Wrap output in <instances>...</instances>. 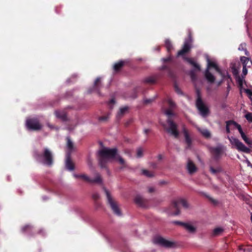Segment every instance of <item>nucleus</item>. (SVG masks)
<instances>
[{
    "mask_svg": "<svg viewBox=\"0 0 252 252\" xmlns=\"http://www.w3.org/2000/svg\"><path fill=\"white\" fill-rule=\"evenodd\" d=\"M236 80L239 87L240 93L242 94L243 91V87H244L243 79L241 78L240 76L238 75L237 76H236Z\"/></svg>",
    "mask_w": 252,
    "mask_h": 252,
    "instance_id": "nucleus-27",
    "label": "nucleus"
},
{
    "mask_svg": "<svg viewBox=\"0 0 252 252\" xmlns=\"http://www.w3.org/2000/svg\"><path fill=\"white\" fill-rule=\"evenodd\" d=\"M150 131V129H145L144 130V132L145 134H147Z\"/></svg>",
    "mask_w": 252,
    "mask_h": 252,
    "instance_id": "nucleus-56",
    "label": "nucleus"
},
{
    "mask_svg": "<svg viewBox=\"0 0 252 252\" xmlns=\"http://www.w3.org/2000/svg\"><path fill=\"white\" fill-rule=\"evenodd\" d=\"M155 189L153 187H150L148 188V191L149 192H152L154 191Z\"/></svg>",
    "mask_w": 252,
    "mask_h": 252,
    "instance_id": "nucleus-52",
    "label": "nucleus"
},
{
    "mask_svg": "<svg viewBox=\"0 0 252 252\" xmlns=\"http://www.w3.org/2000/svg\"><path fill=\"white\" fill-rule=\"evenodd\" d=\"M189 75L192 81H194L197 79V75L196 74V71L194 69H191L189 71Z\"/></svg>",
    "mask_w": 252,
    "mask_h": 252,
    "instance_id": "nucleus-34",
    "label": "nucleus"
},
{
    "mask_svg": "<svg viewBox=\"0 0 252 252\" xmlns=\"http://www.w3.org/2000/svg\"><path fill=\"white\" fill-rule=\"evenodd\" d=\"M48 126L49 127H50V128H52L53 127V126H52L50 125L49 124H48Z\"/></svg>",
    "mask_w": 252,
    "mask_h": 252,
    "instance_id": "nucleus-62",
    "label": "nucleus"
},
{
    "mask_svg": "<svg viewBox=\"0 0 252 252\" xmlns=\"http://www.w3.org/2000/svg\"><path fill=\"white\" fill-rule=\"evenodd\" d=\"M211 68H214L217 72L221 75L223 79L225 77L224 73H222L218 65L215 62H212L209 59H207V67L206 69L209 70Z\"/></svg>",
    "mask_w": 252,
    "mask_h": 252,
    "instance_id": "nucleus-15",
    "label": "nucleus"
},
{
    "mask_svg": "<svg viewBox=\"0 0 252 252\" xmlns=\"http://www.w3.org/2000/svg\"><path fill=\"white\" fill-rule=\"evenodd\" d=\"M155 98H153L151 99H144V102L146 104H150L151 102H152L155 100Z\"/></svg>",
    "mask_w": 252,
    "mask_h": 252,
    "instance_id": "nucleus-45",
    "label": "nucleus"
},
{
    "mask_svg": "<svg viewBox=\"0 0 252 252\" xmlns=\"http://www.w3.org/2000/svg\"><path fill=\"white\" fill-rule=\"evenodd\" d=\"M248 73V70L246 64L243 65L242 74L244 76H246Z\"/></svg>",
    "mask_w": 252,
    "mask_h": 252,
    "instance_id": "nucleus-42",
    "label": "nucleus"
},
{
    "mask_svg": "<svg viewBox=\"0 0 252 252\" xmlns=\"http://www.w3.org/2000/svg\"><path fill=\"white\" fill-rule=\"evenodd\" d=\"M222 83V81H220L219 83V85H220L221 84V83Z\"/></svg>",
    "mask_w": 252,
    "mask_h": 252,
    "instance_id": "nucleus-63",
    "label": "nucleus"
},
{
    "mask_svg": "<svg viewBox=\"0 0 252 252\" xmlns=\"http://www.w3.org/2000/svg\"><path fill=\"white\" fill-rule=\"evenodd\" d=\"M142 173L143 175H145L148 177H152L154 176V173L151 171H150L146 169H142Z\"/></svg>",
    "mask_w": 252,
    "mask_h": 252,
    "instance_id": "nucleus-32",
    "label": "nucleus"
},
{
    "mask_svg": "<svg viewBox=\"0 0 252 252\" xmlns=\"http://www.w3.org/2000/svg\"><path fill=\"white\" fill-rule=\"evenodd\" d=\"M157 79L154 76H150L146 78L144 80V83L147 84L153 85L157 82Z\"/></svg>",
    "mask_w": 252,
    "mask_h": 252,
    "instance_id": "nucleus-25",
    "label": "nucleus"
},
{
    "mask_svg": "<svg viewBox=\"0 0 252 252\" xmlns=\"http://www.w3.org/2000/svg\"><path fill=\"white\" fill-rule=\"evenodd\" d=\"M232 73L234 75H236V76H238L237 75L238 74V70H237V69H236L235 67H233L232 68Z\"/></svg>",
    "mask_w": 252,
    "mask_h": 252,
    "instance_id": "nucleus-48",
    "label": "nucleus"
},
{
    "mask_svg": "<svg viewBox=\"0 0 252 252\" xmlns=\"http://www.w3.org/2000/svg\"><path fill=\"white\" fill-rule=\"evenodd\" d=\"M101 77H97L92 85L88 89V93L90 94H100V90L102 87Z\"/></svg>",
    "mask_w": 252,
    "mask_h": 252,
    "instance_id": "nucleus-11",
    "label": "nucleus"
},
{
    "mask_svg": "<svg viewBox=\"0 0 252 252\" xmlns=\"http://www.w3.org/2000/svg\"><path fill=\"white\" fill-rule=\"evenodd\" d=\"M204 76L208 82L213 84L215 82L216 78L210 72L208 69H206L204 73Z\"/></svg>",
    "mask_w": 252,
    "mask_h": 252,
    "instance_id": "nucleus-22",
    "label": "nucleus"
},
{
    "mask_svg": "<svg viewBox=\"0 0 252 252\" xmlns=\"http://www.w3.org/2000/svg\"><path fill=\"white\" fill-rule=\"evenodd\" d=\"M242 91V93H245L247 94H252V92L250 89H245L244 87H243Z\"/></svg>",
    "mask_w": 252,
    "mask_h": 252,
    "instance_id": "nucleus-43",
    "label": "nucleus"
},
{
    "mask_svg": "<svg viewBox=\"0 0 252 252\" xmlns=\"http://www.w3.org/2000/svg\"><path fill=\"white\" fill-rule=\"evenodd\" d=\"M192 42V38L191 33L189 32L188 34V38L186 39L184 41L182 49L178 52L177 56H183L189 53L191 48Z\"/></svg>",
    "mask_w": 252,
    "mask_h": 252,
    "instance_id": "nucleus-6",
    "label": "nucleus"
},
{
    "mask_svg": "<svg viewBox=\"0 0 252 252\" xmlns=\"http://www.w3.org/2000/svg\"><path fill=\"white\" fill-rule=\"evenodd\" d=\"M223 231V229L221 227H217L213 230V235L218 236Z\"/></svg>",
    "mask_w": 252,
    "mask_h": 252,
    "instance_id": "nucleus-33",
    "label": "nucleus"
},
{
    "mask_svg": "<svg viewBox=\"0 0 252 252\" xmlns=\"http://www.w3.org/2000/svg\"><path fill=\"white\" fill-rule=\"evenodd\" d=\"M249 97L250 99L251 104L252 105V95H249Z\"/></svg>",
    "mask_w": 252,
    "mask_h": 252,
    "instance_id": "nucleus-57",
    "label": "nucleus"
},
{
    "mask_svg": "<svg viewBox=\"0 0 252 252\" xmlns=\"http://www.w3.org/2000/svg\"><path fill=\"white\" fill-rule=\"evenodd\" d=\"M115 100L114 98H113L108 102V105L110 109H112L114 105L115 104Z\"/></svg>",
    "mask_w": 252,
    "mask_h": 252,
    "instance_id": "nucleus-38",
    "label": "nucleus"
},
{
    "mask_svg": "<svg viewBox=\"0 0 252 252\" xmlns=\"http://www.w3.org/2000/svg\"><path fill=\"white\" fill-rule=\"evenodd\" d=\"M55 114L57 118L63 121V113L61 111L56 110L55 111Z\"/></svg>",
    "mask_w": 252,
    "mask_h": 252,
    "instance_id": "nucleus-35",
    "label": "nucleus"
},
{
    "mask_svg": "<svg viewBox=\"0 0 252 252\" xmlns=\"http://www.w3.org/2000/svg\"><path fill=\"white\" fill-rule=\"evenodd\" d=\"M74 177L76 178H81L84 181L89 183H97L101 182V178L99 174H97L94 179H91L85 174H74Z\"/></svg>",
    "mask_w": 252,
    "mask_h": 252,
    "instance_id": "nucleus-12",
    "label": "nucleus"
},
{
    "mask_svg": "<svg viewBox=\"0 0 252 252\" xmlns=\"http://www.w3.org/2000/svg\"><path fill=\"white\" fill-rule=\"evenodd\" d=\"M105 191L107 196L108 203L111 207V209L115 214L118 216H120L121 215V212L119 209L118 204L114 200H113L108 191L105 189Z\"/></svg>",
    "mask_w": 252,
    "mask_h": 252,
    "instance_id": "nucleus-10",
    "label": "nucleus"
},
{
    "mask_svg": "<svg viewBox=\"0 0 252 252\" xmlns=\"http://www.w3.org/2000/svg\"><path fill=\"white\" fill-rule=\"evenodd\" d=\"M26 126L28 130H38L42 128L39 121L35 118H28L26 122Z\"/></svg>",
    "mask_w": 252,
    "mask_h": 252,
    "instance_id": "nucleus-8",
    "label": "nucleus"
},
{
    "mask_svg": "<svg viewBox=\"0 0 252 252\" xmlns=\"http://www.w3.org/2000/svg\"><path fill=\"white\" fill-rule=\"evenodd\" d=\"M98 154L100 156L99 164L101 167H104L105 163L112 159L117 160L120 164L126 166L125 160L118 155L116 149L103 148L99 151Z\"/></svg>",
    "mask_w": 252,
    "mask_h": 252,
    "instance_id": "nucleus-2",
    "label": "nucleus"
},
{
    "mask_svg": "<svg viewBox=\"0 0 252 252\" xmlns=\"http://www.w3.org/2000/svg\"><path fill=\"white\" fill-rule=\"evenodd\" d=\"M32 228V226H31V225H27L22 228V231L23 232H25L26 231H27V229H31Z\"/></svg>",
    "mask_w": 252,
    "mask_h": 252,
    "instance_id": "nucleus-44",
    "label": "nucleus"
},
{
    "mask_svg": "<svg viewBox=\"0 0 252 252\" xmlns=\"http://www.w3.org/2000/svg\"><path fill=\"white\" fill-rule=\"evenodd\" d=\"M176 104L171 99H168L164 102L163 109L164 114L167 117V124H162L164 128L171 135L175 138L179 136V132L177 129V125L172 120V116L174 114L172 112V110L175 108Z\"/></svg>",
    "mask_w": 252,
    "mask_h": 252,
    "instance_id": "nucleus-1",
    "label": "nucleus"
},
{
    "mask_svg": "<svg viewBox=\"0 0 252 252\" xmlns=\"http://www.w3.org/2000/svg\"><path fill=\"white\" fill-rule=\"evenodd\" d=\"M196 106L199 111L200 114L203 117L207 116L209 114V110L207 105L201 100L200 97H198L196 101Z\"/></svg>",
    "mask_w": 252,
    "mask_h": 252,
    "instance_id": "nucleus-9",
    "label": "nucleus"
},
{
    "mask_svg": "<svg viewBox=\"0 0 252 252\" xmlns=\"http://www.w3.org/2000/svg\"><path fill=\"white\" fill-rule=\"evenodd\" d=\"M147 200L144 198L142 196L137 195L134 199L135 203L138 206L142 207L146 206Z\"/></svg>",
    "mask_w": 252,
    "mask_h": 252,
    "instance_id": "nucleus-18",
    "label": "nucleus"
},
{
    "mask_svg": "<svg viewBox=\"0 0 252 252\" xmlns=\"http://www.w3.org/2000/svg\"><path fill=\"white\" fill-rule=\"evenodd\" d=\"M154 244L165 248H173L175 244L172 241L166 240L161 236H156L153 239Z\"/></svg>",
    "mask_w": 252,
    "mask_h": 252,
    "instance_id": "nucleus-7",
    "label": "nucleus"
},
{
    "mask_svg": "<svg viewBox=\"0 0 252 252\" xmlns=\"http://www.w3.org/2000/svg\"><path fill=\"white\" fill-rule=\"evenodd\" d=\"M251 221H252V215H251Z\"/></svg>",
    "mask_w": 252,
    "mask_h": 252,
    "instance_id": "nucleus-64",
    "label": "nucleus"
},
{
    "mask_svg": "<svg viewBox=\"0 0 252 252\" xmlns=\"http://www.w3.org/2000/svg\"><path fill=\"white\" fill-rule=\"evenodd\" d=\"M175 90H176V92L177 94H179L180 93V90L177 88V87L175 85Z\"/></svg>",
    "mask_w": 252,
    "mask_h": 252,
    "instance_id": "nucleus-53",
    "label": "nucleus"
},
{
    "mask_svg": "<svg viewBox=\"0 0 252 252\" xmlns=\"http://www.w3.org/2000/svg\"><path fill=\"white\" fill-rule=\"evenodd\" d=\"M181 205L185 208L187 209L189 207V205L187 201L183 198H178L174 200L172 204L166 210V212L169 215L177 216L180 214L179 205Z\"/></svg>",
    "mask_w": 252,
    "mask_h": 252,
    "instance_id": "nucleus-4",
    "label": "nucleus"
},
{
    "mask_svg": "<svg viewBox=\"0 0 252 252\" xmlns=\"http://www.w3.org/2000/svg\"><path fill=\"white\" fill-rule=\"evenodd\" d=\"M182 131L184 135L185 142L187 145V148H190L192 144V139L185 125L183 126Z\"/></svg>",
    "mask_w": 252,
    "mask_h": 252,
    "instance_id": "nucleus-16",
    "label": "nucleus"
},
{
    "mask_svg": "<svg viewBox=\"0 0 252 252\" xmlns=\"http://www.w3.org/2000/svg\"><path fill=\"white\" fill-rule=\"evenodd\" d=\"M173 223L175 224H180L182 225H183V223H184L183 222H180V221H174Z\"/></svg>",
    "mask_w": 252,
    "mask_h": 252,
    "instance_id": "nucleus-54",
    "label": "nucleus"
},
{
    "mask_svg": "<svg viewBox=\"0 0 252 252\" xmlns=\"http://www.w3.org/2000/svg\"><path fill=\"white\" fill-rule=\"evenodd\" d=\"M229 124H232L233 125V126L236 127L238 130V131L241 135V136L245 134V133L243 132V131L242 130V128L241 126L239 124H238V123H237L236 122H235L234 121L230 122L229 123Z\"/></svg>",
    "mask_w": 252,
    "mask_h": 252,
    "instance_id": "nucleus-29",
    "label": "nucleus"
},
{
    "mask_svg": "<svg viewBox=\"0 0 252 252\" xmlns=\"http://www.w3.org/2000/svg\"><path fill=\"white\" fill-rule=\"evenodd\" d=\"M226 76L228 79H230V80H231L230 76L228 75L227 73H226Z\"/></svg>",
    "mask_w": 252,
    "mask_h": 252,
    "instance_id": "nucleus-58",
    "label": "nucleus"
},
{
    "mask_svg": "<svg viewBox=\"0 0 252 252\" xmlns=\"http://www.w3.org/2000/svg\"><path fill=\"white\" fill-rule=\"evenodd\" d=\"M110 114H108L107 116L101 117L99 118L100 121H106L109 118Z\"/></svg>",
    "mask_w": 252,
    "mask_h": 252,
    "instance_id": "nucleus-47",
    "label": "nucleus"
},
{
    "mask_svg": "<svg viewBox=\"0 0 252 252\" xmlns=\"http://www.w3.org/2000/svg\"><path fill=\"white\" fill-rule=\"evenodd\" d=\"M187 169L190 174L194 173L197 170L196 166L190 160H188V161Z\"/></svg>",
    "mask_w": 252,
    "mask_h": 252,
    "instance_id": "nucleus-21",
    "label": "nucleus"
},
{
    "mask_svg": "<svg viewBox=\"0 0 252 252\" xmlns=\"http://www.w3.org/2000/svg\"><path fill=\"white\" fill-rule=\"evenodd\" d=\"M93 197L94 198H97L98 197L97 195H94Z\"/></svg>",
    "mask_w": 252,
    "mask_h": 252,
    "instance_id": "nucleus-60",
    "label": "nucleus"
},
{
    "mask_svg": "<svg viewBox=\"0 0 252 252\" xmlns=\"http://www.w3.org/2000/svg\"><path fill=\"white\" fill-rule=\"evenodd\" d=\"M77 78V75L76 74L72 75L71 77L66 80L67 83H74L76 81Z\"/></svg>",
    "mask_w": 252,
    "mask_h": 252,
    "instance_id": "nucleus-36",
    "label": "nucleus"
},
{
    "mask_svg": "<svg viewBox=\"0 0 252 252\" xmlns=\"http://www.w3.org/2000/svg\"><path fill=\"white\" fill-rule=\"evenodd\" d=\"M143 150L141 148H138L136 151L137 158H141L143 156Z\"/></svg>",
    "mask_w": 252,
    "mask_h": 252,
    "instance_id": "nucleus-37",
    "label": "nucleus"
},
{
    "mask_svg": "<svg viewBox=\"0 0 252 252\" xmlns=\"http://www.w3.org/2000/svg\"><path fill=\"white\" fill-rule=\"evenodd\" d=\"M128 107L127 106H124L121 107L119 109V111L118 112L117 117L121 118L124 114H125L128 111Z\"/></svg>",
    "mask_w": 252,
    "mask_h": 252,
    "instance_id": "nucleus-26",
    "label": "nucleus"
},
{
    "mask_svg": "<svg viewBox=\"0 0 252 252\" xmlns=\"http://www.w3.org/2000/svg\"><path fill=\"white\" fill-rule=\"evenodd\" d=\"M161 69L167 70V69H169V67L166 65H163L161 67Z\"/></svg>",
    "mask_w": 252,
    "mask_h": 252,
    "instance_id": "nucleus-51",
    "label": "nucleus"
},
{
    "mask_svg": "<svg viewBox=\"0 0 252 252\" xmlns=\"http://www.w3.org/2000/svg\"><path fill=\"white\" fill-rule=\"evenodd\" d=\"M186 60L191 65H192L194 67V70L195 71H199L200 70V65L193 61L191 59L189 58H186Z\"/></svg>",
    "mask_w": 252,
    "mask_h": 252,
    "instance_id": "nucleus-24",
    "label": "nucleus"
},
{
    "mask_svg": "<svg viewBox=\"0 0 252 252\" xmlns=\"http://www.w3.org/2000/svg\"><path fill=\"white\" fill-rule=\"evenodd\" d=\"M246 46V44L245 43H242L240 44V47L239 48V49L240 50V48L241 47V48H243V46Z\"/></svg>",
    "mask_w": 252,
    "mask_h": 252,
    "instance_id": "nucleus-55",
    "label": "nucleus"
},
{
    "mask_svg": "<svg viewBox=\"0 0 252 252\" xmlns=\"http://www.w3.org/2000/svg\"><path fill=\"white\" fill-rule=\"evenodd\" d=\"M172 60V58L170 56L165 58H162V61L163 63H166L168 62H170Z\"/></svg>",
    "mask_w": 252,
    "mask_h": 252,
    "instance_id": "nucleus-46",
    "label": "nucleus"
},
{
    "mask_svg": "<svg viewBox=\"0 0 252 252\" xmlns=\"http://www.w3.org/2000/svg\"><path fill=\"white\" fill-rule=\"evenodd\" d=\"M246 163H247L248 166L250 167L251 168H252V164L248 159L246 160Z\"/></svg>",
    "mask_w": 252,
    "mask_h": 252,
    "instance_id": "nucleus-50",
    "label": "nucleus"
},
{
    "mask_svg": "<svg viewBox=\"0 0 252 252\" xmlns=\"http://www.w3.org/2000/svg\"><path fill=\"white\" fill-rule=\"evenodd\" d=\"M70 156H66L65 168L68 171H71L75 168L74 164L70 159Z\"/></svg>",
    "mask_w": 252,
    "mask_h": 252,
    "instance_id": "nucleus-19",
    "label": "nucleus"
},
{
    "mask_svg": "<svg viewBox=\"0 0 252 252\" xmlns=\"http://www.w3.org/2000/svg\"><path fill=\"white\" fill-rule=\"evenodd\" d=\"M196 93H197V94H197V95L200 94V92H199V91H198V90H197Z\"/></svg>",
    "mask_w": 252,
    "mask_h": 252,
    "instance_id": "nucleus-61",
    "label": "nucleus"
},
{
    "mask_svg": "<svg viewBox=\"0 0 252 252\" xmlns=\"http://www.w3.org/2000/svg\"><path fill=\"white\" fill-rule=\"evenodd\" d=\"M66 156H70V154L75 150L76 148L69 137H66Z\"/></svg>",
    "mask_w": 252,
    "mask_h": 252,
    "instance_id": "nucleus-14",
    "label": "nucleus"
},
{
    "mask_svg": "<svg viewBox=\"0 0 252 252\" xmlns=\"http://www.w3.org/2000/svg\"><path fill=\"white\" fill-rule=\"evenodd\" d=\"M245 117L246 119L249 122H252V113L248 112L247 113L245 116Z\"/></svg>",
    "mask_w": 252,
    "mask_h": 252,
    "instance_id": "nucleus-39",
    "label": "nucleus"
},
{
    "mask_svg": "<svg viewBox=\"0 0 252 252\" xmlns=\"http://www.w3.org/2000/svg\"><path fill=\"white\" fill-rule=\"evenodd\" d=\"M210 171L212 174L216 175L217 173H220L222 171L221 168L219 166H217L215 168L212 166H210Z\"/></svg>",
    "mask_w": 252,
    "mask_h": 252,
    "instance_id": "nucleus-28",
    "label": "nucleus"
},
{
    "mask_svg": "<svg viewBox=\"0 0 252 252\" xmlns=\"http://www.w3.org/2000/svg\"><path fill=\"white\" fill-rule=\"evenodd\" d=\"M165 46L168 53H170L173 49L172 44L169 39H167L165 40Z\"/></svg>",
    "mask_w": 252,
    "mask_h": 252,
    "instance_id": "nucleus-30",
    "label": "nucleus"
},
{
    "mask_svg": "<svg viewBox=\"0 0 252 252\" xmlns=\"http://www.w3.org/2000/svg\"><path fill=\"white\" fill-rule=\"evenodd\" d=\"M183 226L189 233H194L196 231V226L191 222L183 223Z\"/></svg>",
    "mask_w": 252,
    "mask_h": 252,
    "instance_id": "nucleus-20",
    "label": "nucleus"
},
{
    "mask_svg": "<svg viewBox=\"0 0 252 252\" xmlns=\"http://www.w3.org/2000/svg\"><path fill=\"white\" fill-rule=\"evenodd\" d=\"M34 157L38 162L44 165L50 166L53 163V154L51 150L47 147L44 148L41 154H38L37 152H35Z\"/></svg>",
    "mask_w": 252,
    "mask_h": 252,
    "instance_id": "nucleus-3",
    "label": "nucleus"
},
{
    "mask_svg": "<svg viewBox=\"0 0 252 252\" xmlns=\"http://www.w3.org/2000/svg\"><path fill=\"white\" fill-rule=\"evenodd\" d=\"M158 159H161L162 158L161 155H158Z\"/></svg>",
    "mask_w": 252,
    "mask_h": 252,
    "instance_id": "nucleus-59",
    "label": "nucleus"
},
{
    "mask_svg": "<svg viewBox=\"0 0 252 252\" xmlns=\"http://www.w3.org/2000/svg\"><path fill=\"white\" fill-rule=\"evenodd\" d=\"M244 142L250 147L252 146V140L247 137L245 134L241 136Z\"/></svg>",
    "mask_w": 252,
    "mask_h": 252,
    "instance_id": "nucleus-31",
    "label": "nucleus"
},
{
    "mask_svg": "<svg viewBox=\"0 0 252 252\" xmlns=\"http://www.w3.org/2000/svg\"><path fill=\"white\" fill-rule=\"evenodd\" d=\"M228 139L232 146L235 147L238 151L246 153H250V149L246 147L238 139L234 137H228Z\"/></svg>",
    "mask_w": 252,
    "mask_h": 252,
    "instance_id": "nucleus-5",
    "label": "nucleus"
},
{
    "mask_svg": "<svg viewBox=\"0 0 252 252\" xmlns=\"http://www.w3.org/2000/svg\"><path fill=\"white\" fill-rule=\"evenodd\" d=\"M157 167V165L156 163H150V167L155 169Z\"/></svg>",
    "mask_w": 252,
    "mask_h": 252,
    "instance_id": "nucleus-49",
    "label": "nucleus"
},
{
    "mask_svg": "<svg viewBox=\"0 0 252 252\" xmlns=\"http://www.w3.org/2000/svg\"><path fill=\"white\" fill-rule=\"evenodd\" d=\"M241 62H242L243 65L244 64H246L247 65V63L249 62V59L246 57H242L241 58Z\"/></svg>",
    "mask_w": 252,
    "mask_h": 252,
    "instance_id": "nucleus-40",
    "label": "nucleus"
},
{
    "mask_svg": "<svg viewBox=\"0 0 252 252\" xmlns=\"http://www.w3.org/2000/svg\"><path fill=\"white\" fill-rule=\"evenodd\" d=\"M230 122H233V121H229L226 122V131L227 133L230 132V129L229 126H233V125L232 124H229Z\"/></svg>",
    "mask_w": 252,
    "mask_h": 252,
    "instance_id": "nucleus-41",
    "label": "nucleus"
},
{
    "mask_svg": "<svg viewBox=\"0 0 252 252\" xmlns=\"http://www.w3.org/2000/svg\"><path fill=\"white\" fill-rule=\"evenodd\" d=\"M126 63L124 61H119L117 63H114L113 68L115 72H118L124 67Z\"/></svg>",
    "mask_w": 252,
    "mask_h": 252,
    "instance_id": "nucleus-23",
    "label": "nucleus"
},
{
    "mask_svg": "<svg viewBox=\"0 0 252 252\" xmlns=\"http://www.w3.org/2000/svg\"><path fill=\"white\" fill-rule=\"evenodd\" d=\"M190 123L194 127L197 129V130L204 137L206 138H210L211 137V133L206 128H201L199 127L198 126L195 125L194 123L192 122H190Z\"/></svg>",
    "mask_w": 252,
    "mask_h": 252,
    "instance_id": "nucleus-17",
    "label": "nucleus"
},
{
    "mask_svg": "<svg viewBox=\"0 0 252 252\" xmlns=\"http://www.w3.org/2000/svg\"><path fill=\"white\" fill-rule=\"evenodd\" d=\"M64 129L65 128L68 130H71L75 127L76 122L71 120L64 112Z\"/></svg>",
    "mask_w": 252,
    "mask_h": 252,
    "instance_id": "nucleus-13",
    "label": "nucleus"
}]
</instances>
